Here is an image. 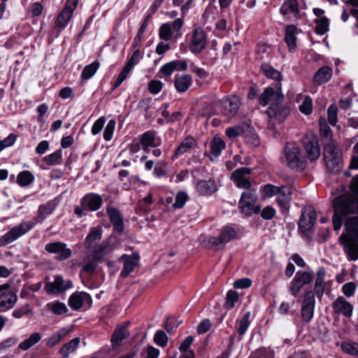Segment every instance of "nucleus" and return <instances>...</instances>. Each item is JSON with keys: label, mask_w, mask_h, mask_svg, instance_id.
Returning a JSON list of instances; mask_svg holds the SVG:
<instances>
[{"label": "nucleus", "mask_w": 358, "mask_h": 358, "mask_svg": "<svg viewBox=\"0 0 358 358\" xmlns=\"http://www.w3.org/2000/svg\"><path fill=\"white\" fill-rule=\"evenodd\" d=\"M107 212L110 220L113 224L115 231L118 232L123 231L124 224L120 212L114 208H108Z\"/></svg>", "instance_id": "33"}, {"label": "nucleus", "mask_w": 358, "mask_h": 358, "mask_svg": "<svg viewBox=\"0 0 358 358\" xmlns=\"http://www.w3.org/2000/svg\"><path fill=\"white\" fill-rule=\"evenodd\" d=\"M41 338V336L39 333L32 334L29 338L22 341L20 345L19 348L23 350H27L32 347L34 345L37 343Z\"/></svg>", "instance_id": "45"}, {"label": "nucleus", "mask_w": 358, "mask_h": 358, "mask_svg": "<svg viewBox=\"0 0 358 358\" xmlns=\"http://www.w3.org/2000/svg\"><path fill=\"white\" fill-rule=\"evenodd\" d=\"M181 323V321H178L174 317H169L167 318L165 329L169 332L171 333L174 331L176 328H177L179 324Z\"/></svg>", "instance_id": "64"}, {"label": "nucleus", "mask_w": 358, "mask_h": 358, "mask_svg": "<svg viewBox=\"0 0 358 358\" xmlns=\"http://www.w3.org/2000/svg\"><path fill=\"white\" fill-rule=\"evenodd\" d=\"M280 13L288 20H291V15L293 18L298 19L299 10L297 0H285L280 8Z\"/></svg>", "instance_id": "22"}, {"label": "nucleus", "mask_w": 358, "mask_h": 358, "mask_svg": "<svg viewBox=\"0 0 358 358\" xmlns=\"http://www.w3.org/2000/svg\"><path fill=\"white\" fill-rule=\"evenodd\" d=\"M34 226L31 221L23 222L0 237V247L6 246L28 233Z\"/></svg>", "instance_id": "6"}, {"label": "nucleus", "mask_w": 358, "mask_h": 358, "mask_svg": "<svg viewBox=\"0 0 358 358\" xmlns=\"http://www.w3.org/2000/svg\"><path fill=\"white\" fill-rule=\"evenodd\" d=\"M350 238H346L343 244L344 245V251L348 255V257L351 261H356L358 259V243L355 241L357 240L352 238L350 236Z\"/></svg>", "instance_id": "28"}, {"label": "nucleus", "mask_w": 358, "mask_h": 358, "mask_svg": "<svg viewBox=\"0 0 358 358\" xmlns=\"http://www.w3.org/2000/svg\"><path fill=\"white\" fill-rule=\"evenodd\" d=\"M99 67V63L94 62L92 64L86 66L81 74V78L84 80H88L92 78L97 71Z\"/></svg>", "instance_id": "48"}, {"label": "nucleus", "mask_w": 358, "mask_h": 358, "mask_svg": "<svg viewBox=\"0 0 358 358\" xmlns=\"http://www.w3.org/2000/svg\"><path fill=\"white\" fill-rule=\"evenodd\" d=\"M197 192L202 195L211 194L217 190V185L213 180H201L196 186Z\"/></svg>", "instance_id": "32"}, {"label": "nucleus", "mask_w": 358, "mask_h": 358, "mask_svg": "<svg viewBox=\"0 0 358 358\" xmlns=\"http://www.w3.org/2000/svg\"><path fill=\"white\" fill-rule=\"evenodd\" d=\"M140 142L143 150L146 152H149L150 147H157L161 144L160 141L156 138L155 134L151 131L143 134Z\"/></svg>", "instance_id": "25"}, {"label": "nucleus", "mask_w": 358, "mask_h": 358, "mask_svg": "<svg viewBox=\"0 0 358 358\" xmlns=\"http://www.w3.org/2000/svg\"><path fill=\"white\" fill-rule=\"evenodd\" d=\"M313 278V273L306 271H299L296 272L292 279L289 288L290 294L296 296L301 291L303 286L309 284Z\"/></svg>", "instance_id": "8"}, {"label": "nucleus", "mask_w": 358, "mask_h": 358, "mask_svg": "<svg viewBox=\"0 0 358 358\" xmlns=\"http://www.w3.org/2000/svg\"><path fill=\"white\" fill-rule=\"evenodd\" d=\"M91 301L90 295L86 292L74 293L69 299V306L74 310L80 309L84 303H90Z\"/></svg>", "instance_id": "24"}, {"label": "nucleus", "mask_w": 358, "mask_h": 358, "mask_svg": "<svg viewBox=\"0 0 358 358\" xmlns=\"http://www.w3.org/2000/svg\"><path fill=\"white\" fill-rule=\"evenodd\" d=\"M72 287L73 284L70 280H66L61 275H57L53 282L45 284V289L48 294H59Z\"/></svg>", "instance_id": "15"}, {"label": "nucleus", "mask_w": 358, "mask_h": 358, "mask_svg": "<svg viewBox=\"0 0 358 358\" xmlns=\"http://www.w3.org/2000/svg\"><path fill=\"white\" fill-rule=\"evenodd\" d=\"M346 192L336 196L333 201L334 213V228L338 230L345 220V228L349 236L358 241V192Z\"/></svg>", "instance_id": "1"}, {"label": "nucleus", "mask_w": 358, "mask_h": 358, "mask_svg": "<svg viewBox=\"0 0 358 358\" xmlns=\"http://www.w3.org/2000/svg\"><path fill=\"white\" fill-rule=\"evenodd\" d=\"M238 294L234 290H229L227 294L225 307L227 309L233 308L235 306V303H236L238 301Z\"/></svg>", "instance_id": "49"}, {"label": "nucleus", "mask_w": 358, "mask_h": 358, "mask_svg": "<svg viewBox=\"0 0 358 358\" xmlns=\"http://www.w3.org/2000/svg\"><path fill=\"white\" fill-rule=\"evenodd\" d=\"M324 157L329 171L331 172L338 171L342 164L341 152L334 142L329 143L324 147Z\"/></svg>", "instance_id": "5"}, {"label": "nucleus", "mask_w": 358, "mask_h": 358, "mask_svg": "<svg viewBox=\"0 0 358 358\" xmlns=\"http://www.w3.org/2000/svg\"><path fill=\"white\" fill-rule=\"evenodd\" d=\"M192 77L187 74L178 76L175 78V87L180 92H186L192 85Z\"/></svg>", "instance_id": "34"}, {"label": "nucleus", "mask_w": 358, "mask_h": 358, "mask_svg": "<svg viewBox=\"0 0 358 358\" xmlns=\"http://www.w3.org/2000/svg\"><path fill=\"white\" fill-rule=\"evenodd\" d=\"M285 159L287 166L296 171H303L306 166V161L300 148L295 144L288 143L285 148Z\"/></svg>", "instance_id": "3"}, {"label": "nucleus", "mask_w": 358, "mask_h": 358, "mask_svg": "<svg viewBox=\"0 0 358 358\" xmlns=\"http://www.w3.org/2000/svg\"><path fill=\"white\" fill-rule=\"evenodd\" d=\"M105 122L106 119L104 117H99L92 125V134L93 135H97L102 130Z\"/></svg>", "instance_id": "62"}, {"label": "nucleus", "mask_w": 358, "mask_h": 358, "mask_svg": "<svg viewBox=\"0 0 358 358\" xmlns=\"http://www.w3.org/2000/svg\"><path fill=\"white\" fill-rule=\"evenodd\" d=\"M115 125H116V122L114 120H110L108 122V124L105 128L104 132H103V138L106 141H108L111 140L115 128Z\"/></svg>", "instance_id": "56"}, {"label": "nucleus", "mask_w": 358, "mask_h": 358, "mask_svg": "<svg viewBox=\"0 0 358 358\" xmlns=\"http://www.w3.org/2000/svg\"><path fill=\"white\" fill-rule=\"evenodd\" d=\"M356 289V285L354 282H348L343 285V293L347 297H351L354 295Z\"/></svg>", "instance_id": "63"}, {"label": "nucleus", "mask_w": 358, "mask_h": 358, "mask_svg": "<svg viewBox=\"0 0 358 358\" xmlns=\"http://www.w3.org/2000/svg\"><path fill=\"white\" fill-rule=\"evenodd\" d=\"M292 190L289 187L282 185L280 191L277 195L276 201L278 205L283 209L287 210L292 199Z\"/></svg>", "instance_id": "29"}, {"label": "nucleus", "mask_w": 358, "mask_h": 358, "mask_svg": "<svg viewBox=\"0 0 358 358\" xmlns=\"http://www.w3.org/2000/svg\"><path fill=\"white\" fill-rule=\"evenodd\" d=\"M250 127L247 124H241L234 127L227 129L226 134L229 138H233L238 136L243 135Z\"/></svg>", "instance_id": "38"}, {"label": "nucleus", "mask_w": 358, "mask_h": 358, "mask_svg": "<svg viewBox=\"0 0 358 358\" xmlns=\"http://www.w3.org/2000/svg\"><path fill=\"white\" fill-rule=\"evenodd\" d=\"M251 173L252 170L249 168H239L232 173L231 179L237 187L250 189L252 185Z\"/></svg>", "instance_id": "9"}, {"label": "nucleus", "mask_w": 358, "mask_h": 358, "mask_svg": "<svg viewBox=\"0 0 358 358\" xmlns=\"http://www.w3.org/2000/svg\"><path fill=\"white\" fill-rule=\"evenodd\" d=\"M337 106L334 104L331 105L328 108V121L331 125H336L337 122Z\"/></svg>", "instance_id": "59"}, {"label": "nucleus", "mask_w": 358, "mask_h": 358, "mask_svg": "<svg viewBox=\"0 0 358 358\" xmlns=\"http://www.w3.org/2000/svg\"><path fill=\"white\" fill-rule=\"evenodd\" d=\"M159 35L161 39L169 41L171 36V27L169 23L163 24L160 29Z\"/></svg>", "instance_id": "55"}, {"label": "nucleus", "mask_w": 358, "mask_h": 358, "mask_svg": "<svg viewBox=\"0 0 358 358\" xmlns=\"http://www.w3.org/2000/svg\"><path fill=\"white\" fill-rule=\"evenodd\" d=\"M101 196L96 194H89L83 199V205L92 211L98 210L101 207Z\"/></svg>", "instance_id": "31"}, {"label": "nucleus", "mask_w": 358, "mask_h": 358, "mask_svg": "<svg viewBox=\"0 0 358 358\" xmlns=\"http://www.w3.org/2000/svg\"><path fill=\"white\" fill-rule=\"evenodd\" d=\"M264 74L268 78L280 81L282 80V74L278 70L274 69L271 65L264 64L261 66Z\"/></svg>", "instance_id": "40"}, {"label": "nucleus", "mask_w": 358, "mask_h": 358, "mask_svg": "<svg viewBox=\"0 0 358 358\" xmlns=\"http://www.w3.org/2000/svg\"><path fill=\"white\" fill-rule=\"evenodd\" d=\"M69 331L66 328H63L57 332L53 334L46 341V345L51 348L58 344L60 341L65 337Z\"/></svg>", "instance_id": "39"}, {"label": "nucleus", "mask_w": 358, "mask_h": 358, "mask_svg": "<svg viewBox=\"0 0 358 358\" xmlns=\"http://www.w3.org/2000/svg\"><path fill=\"white\" fill-rule=\"evenodd\" d=\"M168 174V164L165 161L161 160L156 163L153 171V175L157 178L166 176Z\"/></svg>", "instance_id": "47"}, {"label": "nucleus", "mask_w": 358, "mask_h": 358, "mask_svg": "<svg viewBox=\"0 0 358 358\" xmlns=\"http://www.w3.org/2000/svg\"><path fill=\"white\" fill-rule=\"evenodd\" d=\"M78 0H66L64 7L55 20V25L57 28L64 29L67 26L78 6Z\"/></svg>", "instance_id": "7"}, {"label": "nucleus", "mask_w": 358, "mask_h": 358, "mask_svg": "<svg viewBox=\"0 0 358 358\" xmlns=\"http://www.w3.org/2000/svg\"><path fill=\"white\" fill-rule=\"evenodd\" d=\"M17 295L10 289V285H0V311L11 309L17 302Z\"/></svg>", "instance_id": "11"}, {"label": "nucleus", "mask_w": 358, "mask_h": 358, "mask_svg": "<svg viewBox=\"0 0 358 358\" xmlns=\"http://www.w3.org/2000/svg\"><path fill=\"white\" fill-rule=\"evenodd\" d=\"M312 100L309 96H306L302 104L299 106L301 113L309 115L312 113Z\"/></svg>", "instance_id": "60"}, {"label": "nucleus", "mask_w": 358, "mask_h": 358, "mask_svg": "<svg viewBox=\"0 0 358 358\" xmlns=\"http://www.w3.org/2000/svg\"><path fill=\"white\" fill-rule=\"evenodd\" d=\"M221 104L223 115L230 119L236 115L238 110L241 106V100L237 96H229L221 101Z\"/></svg>", "instance_id": "13"}, {"label": "nucleus", "mask_w": 358, "mask_h": 358, "mask_svg": "<svg viewBox=\"0 0 358 358\" xmlns=\"http://www.w3.org/2000/svg\"><path fill=\"white\" fill-rule=\"evenodd\" d=\"M281 186L277 187L271 184H266L262 187V192L266 197H271L278 195L280 191Z\"/></svg>", "instance_id": "54"}, {"label": "nucleus", "mask_w": 358, "mask_h": 358, "mask_svg": "<svg viewBox=\"0 0 358 358\" xmlns=\"http://www.w3.org/2000/svg\"><path fill=\"white\" fill-rule=\"evenodd\" d=\"M257 194L256 190L250 189L242 193L239 201L238 208L241 212L246 216L257 214L260 206L257 203Z\"/></svg>", "instance_id": "4"}, {"label": "nucleus", "mask_w": 358, "mask_h": 358, "mask_svg": "<svg viewBox=\"0 0 358 358\" xmlns=\"http://www.w3.org/2000/svg\"><path fill=\"white\" fill-rule=\"evenodd\" d=\"M315 303V296L313 292H306L301 308V317L304 321L310 322L312 320L314 315Z\"/></svg>", "instance_id": "16"}, {"label": "nucleus", "mask_w": 358, "mask_h": 358, "mask_svg": "<svg viewBox=\"0 0 358 358\" xmlns=\"http://www.w3.org/2000/svg\"><path fill=\"white\" fill-rule=\"evenodd\" d=\"M53 210L54 208L50 204L41 206L38 210V214L35 217V222H42L49 215L53 212Z\"/></svg>", "instance_id": "41"}, {"label": "nucleus", "mask_w": 358, "mask_h": 358, "mask_svg": "<svg viewBox=\"0 0 358 358\" xmlns=\"http://www.w3.org/2000/svg\"><path fill=\"white\" fill-rule=\"evenodd\" d=\"M332 76V69L329 66L320 68L315 74L314 82L321 85L328 82Z\"/></svg>", "instance_id": "35"}, {"label": "nucleus", "mask_w": 358, "mask_h": 358, "mask_svg": "<svg viewBox=\"0 0 358 358\" xmlns=\"http://www.w3.org/2000/svg\"><path fill=\"white\" fill-rule=\"evenodd\" d=\"M250 312L245 313L240 320H237V332L239 336H242L246 332L250 324Z\"/></svg>", "instance_id": "37"}, {"label": "nucleus", "mask_w": 358, "mask_h": 358, "mask_svg": "<svg viewBox=\"0 0 358 358\" xmlns=\"http://www.w3.org/2000/svg\"><path fill=\"white\" fill-rule=\"evenodd\" d=\"M45 250L49 253L59 254L57 258L59 260L69 259L72 254L71 249L67 248L66 244L62 242L48 243L45 245Z\"/></svg>", "instance_id": "17"}, {"label": "nucleus", "mask_w": 358, "mask_h": 358, "mask_svg": "<svg viewBox=\"0 0 358 358\" xmlns=\"http://www.w3.org/2000/svg\"><path fill=\"white\" fill-rule=\"evenodd\" d=\"M316 220V212L313 206H306L303 208L299 220V229L303 234L310 231Z\"/></svg>", "instance_id": "12"}, {"label": "nucleus", "mask_w": 358, "mask_h": 358, "mask_svg": "<svg viewBox=\"0 0 358 358\" xmlns=\"http://www.w3.org/2000/svg\"><path fill=\"white\" fill-rule=\"evenodd\" d=\"M133 69L134 68L132 66L126 64L125 66L124 67V69L122 70V71L119 74V76L115 83V85H114L115 88L118 87L126 80L128 75L131 73V71H132Z\"/></svg>", "instance_id": "51"}, {"label": "nucleus", "mask_w": 358, "mask_h": 358, "mask_svg": "<svg viewBox=\"0 0 358 358\" xmlns=\"http://www.w3.org/2000/svg\"><path fill=\"white\" fill-rule=\"evenodd\" d=\"M334 313L350 317L353 312V306L343 296H338L332 305Z\"/></svg>", "instance_id": "19"}, {"label": "nucleus", "mask_w": 358, "mask_h": 358, "mask_svg": "<svg viewBox=\"0 0 358 358\" xmlns=\"http://www.w3.org/2000/svg\"><path fill=\"white\" fill-rule=\"evenodd\" d=\"M343 350L351 355L358 356V343H345L342 345Z\"/></svg>", "instance_id": "57"}, {"label": "nucleus", "mask_w": 358, "mask_h": 358, "mask_svg": "<svg viewBox=\"0 0 358 358\" xmlns=\"http://www.w3.org/2000/svg\"><path fill=\"white\" fill-rule=\"evenodd\" d=\"M129 324V322H127L124 324L117 327L115 329L111 338V344L113 349L119 348L122 345V341L129 336V333L127 331Z\"/></svg>", "instance_id": "20"}, {"label": "nucleus", "mask_w": 358, "mask_h": 358, "mask_svg": "<svg viewBox=\"0 0 358 358\" xmlns=\"http://www.w3.org/2000/svg\"><path fill=\"white\" fill-rule=\"evenodd\" d=\"M237 233L234 228L227 226L221 229L219 236L210 237L209 238V243L213 245L225 244L234 239Z\"/></svg>", "instance_id": "18"}, {"label": "nucleus", "mask_w": 358, "mask_h": 358, "mask_svg": "<svg viewBox=\"0 0 358 358\" xmlns=\"http://www.w3.org/2000/svg\"><path fill=\"white\" fill-rule=\"evenodd\" d=\"M34 180V175L29 171L20 172L17 178L18 184L22 187L30 185Z\"/></svg>", "instance_id": "44"}, {"label": "nucleus", "mask_w": 358, "mask_h": 358, "mask_svg": "<svg viewBox=\"0 0 358 358\" xmlns=\"http://www.w3.org/2000/svg\"><path fill=\"white\" fill-rule=\"evenodd\" d=\"M47 308L57 315L64 314L68 311L66 306L64 303L58 301L48 303Z\"/></svg>", "instance_id": "43"}, {"label": "nucleus", "mask_w": 358, "mask_h": 358, "mask_svg": "<svg viewBox=\"0 0 358 358\" xmlns=\"http://www.w3.org/2000/svg\"><path fill=\"white\" fill-rule=\"evenodd\" d=\"M251 285L252 280L248 278H244L234 281V287L235 289H246L250 287Z\"/></svg>", "instance_id": "61"}, {"label": "nucleus", "mask_w": 358, "mask_h": 358, "mask_svg": "<svg viewBox=\"0 0 358 358\" xmlns=\"http://www.w3.org/2000/svg\"><path fill=\"white\" fill-rule=\"evenodd\" d=\"M225 148L224 141L220 137H214L210 143V150L215 157L218 156Z\"/></svg>", "instance_id": "46"}, {"label": "nucleus", "mask_w": 358, "mask_h": 358, "mask_svg": "<svg viewBox=\"0 0 358 358\" xmlns=\"http://www.w3.org/2000/svg\"><path fill=\"white\" fill-rule=\"evenodd\" d=\"M192 2L193 0H173V5L180 7L182 16L183 17L191 8Z\"/></svg>", "instance_id": "53"}, {"label": "nucleus", "mask_w": 358, "mask_h": 358, "mask_svg": "<svg viewBox=\"0 0 358 358\" xmlns=\"http://www.w3.org/2000/svg\"><path fill=\"white\" fill-rule=\"evenodd\" d=\"M102 236V229L100 227H93L90 229V233L87 236L85 243L86 245H90L96 241L100 240Z\"/></svg>", "instance_id": "42"}, {"label": "nucleus", "mask_w": 358, "mask_h": 358, "mask_svg": "<svg viewBox=\"0 0 358 358\" xmlns=\"http://www.w3.org/2000/svg\"><path fill=\"white\" fill-rule=\"evenodd\" d=\"M45 163L48 165L59 164L62 162V152L57 150L44 158Z\"/></svg>", "instance_id": "52"}, {"label": "nucleus", "mask_w": 358, "mask_h": 358, "mask_svg": "<svg viewBox=\"0 0 358 358\" xmlns=\"http://www.w3.org/2000/svg\"><path fill=\"white\" fill-rule=\"evenodd\" d=\"M108 244L106 245L103 248H99V250L94 252L92 259H85L83 271L88 273H92L99 261L106 255L105 250L108 248Z\"/></svg>", "instance_id": "21"}, {"label": "nucleus", "mask_w": 358, "mask_h": 358, "mask_svg": "<svg viewBox=\"0 0 358 358\" xmlns=\"http://www.w3.org/2000/svg\"><path fill=\"white\" fill-rule=\"evenodd\" d=\"M80 340L79 338H74L68 343L63 345L59 350V353L63 358H68L69 355L74 352L79 346Z\"/></svg>", "instance_id": "36"}, {"label": "nucleus", "mask_w": 358, "mask_h": 358, "mask_svg": "<svg viewBox=\"0 0 358 358\" xmlns=\"http://www.w3.org/2000/svg\"><path fill=\"white\" fill-rule=\"evenodd\" d=\"M124 262V267L121 271V276L127 277L134 268L137 266L138 262V256L136 255H124L121 257Z\"/></svg>", "instance_id": "27"}, {"label": "nucleus", "mask_w": 358, "mask_h": 358, "mask_svg": "<svg viewBox=\"0 0 358 358\" xmlns=\"http://www.w3.org/2000/svg\"><path fill=\"white\" fill-rule=\"evenodd\" d=\"M276 90L272 87H267L264 92L260 95L259 101L260 104L266 106L271 103L270 107L268 108L267 113L270 117L276 115L277 110L279 109L280 105L284 99V96L281 92V84L278 83L275 85Z\"/></svg>", "instance_id": "2"}, {"label": "nucleus", "mask_w": 358, "mask_h": 358, "mask_svg": "<svg viewBox=\"0 0 358 358\" xmlns=\"http://www.w3.org/2000/svg\"><path fill=\"white\" fill-rule=\"evenodd\" d=\"M207 38L201 28L193 30L189 40V49L193 53H200L206 47Z\"/></svg>", "instance_id": "14"}, {"label": "nucleus", "mask_w": 358, "mask_h": 358, "mask_svg": "<svg viewBox=\"0 0 358 358\" xmlns=\"http://www.w3.org/2000/svg\"><path fill=\"white\" fill-rule=\"evenodd\" d=\"M325 275L326 271L324 268L320 267L317 269L315 278L314 292L318 299L322 297L326 288Z\"/></svg>", "instance_id": "23"}, {"label": "nucleus", "mask_w": 358, "mask_h": 358, "mask_svg": "<svg viewBox=\"0 0 358 358\" xmlns=\"http://www.w3.org/2000/svg\"><path fill=\"white\" fill-rule=\"evenodd\" d=\"M187 194L184 192H180L176 194V202L173 204L174 208H182L187 201Z\"/></svg>", "instance_id": "58"}, {"label": "nucleus", "mask_w": 358, "mask_h": 358, "mask_svg": "<svg viewBox=\"0 0 358 358\" xmlns=\"http://www.w3.org/2000/svg\"><path fill=\"white\" fill-rule=\"evenodd\" d=\"M296 33L297 29L294 25H288L286 27L285 41L289 51H293L296 48Z\"/></svg>", "instance_id": "30"}, {"label": "nucleus", "mask_w": 358, "mask_h": 358, "mask_svg": "<svg viewBox=\"0 0 358 358\" xmlns=\"http://www.w3.org/2000/svg\"><path fill=\"white\" fill-rule=\"evenodd\" d=\"M303 145L310 160L314 161L319 158L320 149L317 136L315 134H306L303 138Z\"/></svg>", "instance_id": "10"}, {"label": "nucleus", "mask_w": 358, "mask_h": 358, "mask_svg": "<svg viewBox=\"0 0 358 358\" xmlns=\"http://www.w3.org/2000/svg\"><path fill=\"white\" fill-rule=\"evenodd\" d=\"M196 145V141L192 137H187L185 138L179 145V146L176 150L172 159L174 160L177 159L178 157L190 152L192 149L195 148Z\"/></svg>", "instance_id": "26"}, {"label": "nucleus", "mask_w": 358, "mask_h": 358, "mask_svg": "<svg viewBox=\"0 0 358 358\" xmlns=\"http://www.w3.org/2000/svg\"><path fill=\"white\" fill-rule=\"evenodd\" d=\"M169 338L167 335L162 330H158L154 336V342L159 347L166 346Z\"/></svg>", "instance_id": "50"}]
</instances>
